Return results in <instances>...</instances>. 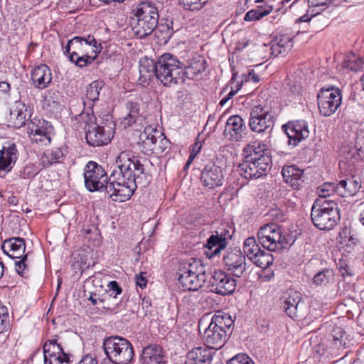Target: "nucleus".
<instances>
[{"instance_id":"nucleus-1","label":"nucleus","mask_w":364,"mask_h":364,"mask_svg":"<svg viewBox=\"0 0 364 364\" xmlns=\"http://www.w3.org/2000/svg\"><path fill=\"white\" fill-rule=\"evenodd\" d=\"M116 164L119 170H114L108 178L102 166L89 161L85 168V186L90 192L105 191L113 201L124 202L130 198L138 186L148 184V176L131 150L121 151Z\"/></svg>"},{"instance_id":"nucleus-2","label":"nucleus","mask_w":364,"mask_h":364,"mask_svg":"<svg viewBox=\"0 0 364 364\" xmlns=\"http://www.w3.org/2000/svg\"><path fill=\"white\" fill-rule=\"evenodd\" d=\"M178 63L175 60V55L170 53L160 55L156 62L147 58L141 59L139 80L145 87L155 76L164 86L172 87L174 79L173 75H176L173 68L176 69V64Z\"/></svg>"},{"instance_id":"nucleus-3","label":"nucleus","mask_w":364,"mask_h":364,"mask_svg":"<svg viewBox=\"0 0 364 364\" xmlns=\"http://www.w3.org/2000/svg\"><path fill=\"white\" fill-rule=\"evenodd\" d=\"M136 22L132 30L139 38H144L150 35L156 28L159 15L156 4L152 1H143L132 10Z\"/></svg>"},{"instance_id":"nucleus-4","label":"nucleus","mask_w":364,"mask_h":364,"mask_svg":"<svg viewBox=\"0 0 364 364\" xmlns=\"http://www.w3.org/2000/svg\"><path fill=\"white\" fill-rule=\"evenodd\" d=\"M234 321L228 314H215L204 332L205 346L213 350L221 348L231 333Z\"/></svg>"},{"instance_id":"nucleus-5","label":"nucleus","mask_w":364,"mask_h":364,"mask_svg":"<svg viewBox=\"0 0 364 364\" xmlns=\"http://www.w3.org/2000/svg\"><path fill=\"white\" fill-rule=\"evenodd\" d=\"M313 224L321 230H332L340 220V210L334 200L316 199L311 208Z\"/></svg>"},{"instance_id":"nucleus-6","label":"nucleus","mask_w":364,"mask_h":364,"mask_svg":"<svg viewBox=\"0 0 364 364\" xmlns=\"http://www.w3.org/2000/svg\"><path fill=\"white\" fill-rule=\"evenodd\" d=\"M178 283L183 291H196L207 279L205 266L200 259L191 258L178 272Z\"/></svg>"},{"instance_id":"nucleus-7","label":"nucleus","mask_w":364,"mask_h":364,"mask_svg":"<svg viewBox=\"0 0 364 364\" xmlns=\"http://www.w3.org/2000/svg\"><path fill=\"white\" fill-rule=\"evenodd\" d=\"M103 348L108 359L114 364H127L134 356L132 344L126 338L120 336L105 338Z\"/></svg>"},{"instance_id":"nucleus-8","label":"nucleus","mask_w":364,"mask_h":364,"mask_svg":"<svg viewBox=\"0 0 364 364\" xmlns=\"http://www.w3.org/2000/svg\"><path fill=\"white\" fill-rule=\"evenodd\" d=\"M80 118L85 123V139L87 143L92 146H101L107 144L113 137L112 128L98 125L95 122V117L92 112H82Z\"/></svg>"},{"instance_id":"nucleus-9","label":"nucleus","mask_w":364,"mask_h":364,"mask_svg":"<svg viewBox=\"0 0 364 364\" xmlns=\"http://www.w3.org/2000/svg\"><path fill=\"white\" fill-rule=\"evenodd\" d=\"M175 60L178 65L176 69L174 68L176 75H173L174 79L173 80L172 87L180 83H185L186 79L194 80L203 73L207 66V62L205 58L200 55H195L188 59L187 64L181 61L177 56L175 55Z\"/></svg>"},{"instance_id":"nucleus-10","label":"nucleus","mask_w":364,"mask_h":364,"mask_svg":"<svg viewBox=\"0 0 364 364\" xmlns=\"http://www.w3.org/2000/svg\"><path fill=\"white\" fill-rule=\"evenodd\" d=\"M257 238L262 247L269 251H276L289 244L288 239L284 235L283 228L274 223L260 227L257 231Z\"/></svg>"},{"instance_id":"nucleus-11","label":"nucleus","mask_w":364,"mask_h":364,"mask_svg":"<svg viewBox=\"0 0 364 364\" xmlns=\"http://www.w3.org/2000/svg\"><path fill=\"white\" fill-rule=\"evenodd\" d=\"M244 156V159L237 166L239 173L246 179L259 178L266 175L269 169L272 159L270 156L259 158L256 154Z\"/></svg>"},{"instance_id":"nucleus-12","label":"nucleus","mask_w":364,"mask_h":364,"mask_svg":"<svg viewBox=\"0 0 364 364\" xmlns=\"http://www.w3.org/2000/svg\"><path fill=\"white\" fill-rule=\"evenodd\" d=\"M53 127L43 119L34 117L26 123V132L32 144L45 146L51 142Z\"/></svg>"},{"instance_id":"nucleus-13","label":"nucleus","mask_w":364,"mask_h":364,"mask_svg":"<svg viewBox=\"0 0 364 364\" xmlns=\"http://www.w3.org/2000/svg\"><path fill=\"white\" fill-rule=\"evenodd\" d=\"M274 124V116L268 107L261 105L252 107L249 119V126L252 132L270 134Z\"/></svg>"},{"instance_id":"nucleus-14","label":"nucleus","mask_w":364,"mask_h":364,"mask_svg":"<svg viewBox=\"0 0 364 364\" xmlns=\"http://www.w3.org/2000/svg\"><path fill=\"white\" fill-rule=\"evenodd\" d=\"M319 112L324 117L333 114L342 102L341 91L338 87L322 88L317 95Z\"/></svg>"},{"instance_id":"nucleus-15","label":"nucleus","mask_w":364,"mask_h":364,"mask_svg":"<svg viewBox=\"0 0 364 364\" xmlns=\"http://www.w3.org/2000/svg\"><path fill=\"white\" fill-rule=\"evenodd\" d=\"M244 255L251 260L257 267L266 269L274 262L273 255L261 250L255 237H247L243 244Z\"/></svg>"},{"instance_id":"nucleus-16","label":"nucleus","mask_w":364,"mask_h":364,"mask_svg":"<svg viewBox=\"0 0 364 364\" xmlns=\"http://www.w3.org/2000/svg\"><path fill=\"white\" fill-rule=\"evenodd\" d=\"M223 264L226 270L237 277L245 276L247 270L246 258L239 248L227 250L223 256Z\"/></svg>"},{"instance_id":"nucleus-17","label":"nucleus","mask_w":364,"mask_h":364,"mask_svg":"<svg viewBox=\"0 0 364 364\" xmlns=\"http://www.w3.org/2000/svg\"><path fill=\"white\" fill-rule=\"evenodd\" d=\"M44 364H70L69 355L63 350L58 336L48 339L43 347Z\"/></svg>"},{"instance_id":"nucleus-18","label":"nucleus","mask_w":364,"mask_h":364,"mask_svg":"<svg viewBox=\"0 0 364 364\" xmlns=\"http://www.w3.org/2000/svg\"><path fill=\"white\" fill-rule=\"evenodd\" d=\"M19 157L17 144L11 141H6L0 149V177H4L10 172Z\"/></svg>"},{"instance_id":"nucleus-19","label":"nucleus","mask_w":364,"mask_h":364,"mask_svg":"<svg viewBox=\"0 0 364 364\" xmlns=\"http://www.w3.org/2000/svg\"><path fill=\"white\" fill-rule=\"evenodd\" d=\"M209 284L211 291L220 295L230 294L236 288V281L229 274L221 270L213 272L210 278Z\"/></svg>"},{"instance_id":"nucleus-20","label":"nucleus","mask_w":364,"mask_h":364,"mask_svg":"<svg viewBox=\"0 0 364 364\" xmlns=\"http://www.w3.org/2000/svg\"><path fill=\"white\" fill-rule=\"evenodd\" d=\"M247 129L243 119L239 115H233L226 122L223 134L232 141H242L246 138Z\"/></svg>"},{"instance_id":"nucleus-21","label":"nucleus","mask_w":364,"mask_h":364,"mask_svg":"<svg viewBox=\"0 0 364 364\" xmlns=\"http://www.w3.org/2000/svg\"><path fill=\"white\" fill-rule=\"evenodd\" d=\"M282 129L289 138V144L293 146L309 136L308 123L304 120L289 122L282 126Z\"/></svg>"},{"instance_id":"nucleus-22","label":"nucleus","mask_w":364,"mask_h":364,"mask_svg":"<svg viewBox=\"0 0 364 364\" xmlns=\"http://www.w3.org/2000/svg\"><path fill=\"white\" fill-rule=\"evenodd\" d=\"M70 45H73V50L69 55L70 61H73L75 56L88 53L87 48L89 47H92V52L95 55L100 53L102 48L92 36H88L87 38L75 36L70 40Z\"/></svg>"},{"instance_id":"nucleus-23","label":"nucleus","mask_w":364,"mask_h":364,"mask_svg":"<svg viewBox=\"0 0 364 364\" xmlns=\"http://www.w3.org/2000/svg\"><path fill=\"white\" fill-rule=\"evenodd\" d=\"M223 178L221 167L213 163L206 164L200 174L202 183L209 189L222 186Z\"/></svg>"},{"instance_id":"nucleus-24","label":"nucleus","mask_w":364,"mask_h":364,"mask_svg":"<svg viewBox=\"0 0 364 364\" xmlns=\"http://www.w3.org/2000/svg\"><path fill=\"white\" fill-rule=\"evenodd\" d=\"M282 307L286 314L291 318L296 319L299 317L301 313V294L293 290L284 293L281 298Z\"/></svg>"},{"instance_id":"nucleus-25","label":"nucleus","mask_w":364,"mask_h":364,"mask_svg":"<svg viewBox=\"0 0 364 364\" xmlns=\"http://www.w3.org/2000/svg\"><path fill=\"white\" fill-rule=\"evenodd\" d=\"M282 175L284 182L293 189L299 190L304 186V170L299 168L296 166H284L282 170Z\"/></svg>"},{"instance_id":"nucleus-26","label":"nucleus","mask_w":364,"mask_h":364,"mask_svg":"<svg viewBox=\"0 0 364 364\" xmlns=\"http://www.w3.org/2000/svg\"><path fill=\"white\" fill-rule=\"evenodd\" d=\"M31 117L29 106L21 101H16L11 109L9 120L15 128L26 125V122Z\"/></svg>"},{"instance_id":"nucleus-27","label":"nucleus","mask_w":364,"mask_h":364,"mask_svg":"<svg viewBox=\"0 0 364 364\" xmlns=\"http://www.w3.org/2000/svg\"><path fill=\"white\" fill-rule=\"evenodd\" d=\"M52 79L51 70L46 64L36 66L31 72L33 85L38 89L43 90L48 87Z\"/></svg>"},{"instance_id":"nucleus-28","label":"nucleus","mask_w":364,"mask_h":364,"mask_svg":"<svg viewBox=\"0 0 364 364\" xmlns=\"http://www.w3.org/2000/svg\"><path fill=\"white\" fill-rule=\"evenodd\" d=\"M2 250L9 257L21 258L25 255L26 242L21 237H11L4 240L2 245Z\"/></svg>"},{"instance_id":"nucleus-29","label":"nucleus","mask_w":364,"mask_h":364,"mask_svg":"<svg viewBox=\"0 0 364 364\" xmlns=\"http://www.w3.org/2000/svg\"><path fill=\"white\" fill-rule=\"evenodd\" d=\"M160 136V132L151 126L146 127L140 134L138 143L139 149L146 155L151 154L156 138Z\"/></svg>"},{"instance_id":"nucleus-30","label":"nucleus","mask_w":364,"mask_h":364,"mask_svg":"<svg viewBox=\"0 0 364 364\" xmlns=\"http://www.w3.org/2000/svg\"><path fill=\"white\" fill-rule=\"evenodd\" d=\"M213 353L206 346L194 348L187 353L185 364H210Z\"/></svg>"},{"instance_id":"nucleus-31","label":"nucleus","mask_w":364,"mask_h":364,"mask_svg":"<svg viewBox=\"0 0 364 364\" xmlns=\"http://www.w3.org/2000/svg\"><path fill=\"white\" fill-rule=\"evenodd\" d=\"M349 340L346 336V332L340 327H335L326 338L327 348L341 350L348 346Z\"/></svg>"},{"instance_id":"nucleus-32","label":"nucleus","mask_w":364,"mask_h":364,"mask_svg":"<svg viewBox=\"0 0 364 364\" xmlns=\"http://www.w3.org/2000/svg\"><path fill=\"white\" fill-rule=\"evenodd\" d=\"M66 153V148L47 149L41 157V164L43 168H46L53 165L63 163Z\"/></svg>"},{"instance_id":"nucleus-33","label":"nucleus","mask_w":364,"mask_h":364,"mask_svg":"<svg viewBox=\"0 0 364 364\" xmlns=\"http://www.w3.org/2000/svg\"><path fill=\"white\" fill-rule=\"evenodd\" d=\"M228 245L227 237L225 234H219L218 232H215L207 240L205 247L210 251L206 252L209 257H213L220 253L221 250H224Z\"/></svg>"},{"instance_id":"nucleus-34","label":"nucleus","mask_w":364,"mask_h":364,"mask_svg":"<svg viewBox=\"0 0 364 364\" xmlns=\"http://www.w3.org/2000/svg\"><path fill=\"white\" fill-rule=\"evenodd\" d=\"M103 87L102 81L95 80L90 83L86 89V93L82 97L84 110L87 109L89 112L92 110L95 102L99 100L100 92Z\"/></svg>"},{"instance_id":"nucleus-35","label":"nucleus","mask_w":364,"mask_h":364,"mask_svg":"<svg viewBox=\"0 0 364 364\" xmlns=\"http://www.w3.org/2000/svg\"><path fill=\"white\" fill-rule=\"evenodd\" d=\"M292 40L293 38L287 34L276 36L271 46L272 54L275 56L284 55L291 50L293 46Z\"/></svg>"},{"instance_id":"nucleus-36","label":"nucleus","mask_w":364,"mask_h":364,"mask_svg":"<svg viewBox=\"0 0 364 364\" xmlns=\"http://www.w3.org/2000/svg\"><path fill=\"white\" fill-rule=\"evenodd\" d=\"M143 364H165L162 348L157 345L145 347L142 351Z\"/></svg>"},{"instance_id":"nucleus-37","label":"nucleus","mask_w":364,"mask_h":364,"mask_svg":"<svg viewBox=\"0 0 364 364\" xmlns=\"http://www.w3.org/2000/svg\"><path fill=\"white\" fill-rule=\"evenodd\" d=\"M361 187V183L353 178L341 180L337 183V195L341 197L353 196Z\"/></svg>"},{"instance_id":"nucleus-38","label":"nucleus","mask_w":364,"mask_h":364,"mask_svg":"<svg viewBox=\"0 0 364 364\" xmlns=\"http://www.w3.org/2000/svg\"><path fill=\"white\" fill-rule=\"evenodd\" d=\"M127 114L123 118L122 123L124 127H130L133 124L140 123L143 121V117L139 113V105L136 102H128L126 104Z\"/></svg>"},{"instance_id":"nucleus-39","label":"nucleus","mask_w":364,"mask_h":364,"mask_svg":"<svg viewBox=\"0 0 364 364\" xmlns=\"http://www.w3.org/2000/svg\"><path fill=\"white\" fill-rule=\"evenodd\" d=\"M256 154L259 158L264 156H270V151L264 144L258 141H254L247 145L243 149L244 156H250V154Z\"/></svg>"},{"instance_id":"nucleus-40","label":"nucleus","mask_w":364,"mask_h":364,"mask_svg":"<svg viewBox=\"0 0 364 364\" xmlns=\"http://www.w3.org/2000/svg\"><path fill=\"white\" fill-rule=\"evenodd\" d=\"M272 10V6L270 5L266 4L264 6H261L256 9H252L246 13L244 19L246 21L259 20L264 16L268 15Z\"/></svg>"},{"instance_id":"nucleus-41","label":"nucleus","mask_w":364,"mask_h":364,"mask_svg":"<svg viewBox=\"0 0 364 364\" xmlns=\"http://www.w3.org/2000/svg\"><path fill=\"white\" fill-rule=\"evenodd\" d=\"M106 293L100 298V302H108L117 300V296L121 294L122 289L116 281H111L107 284Z\"/></svg>"},{"instance_id":"nucleus-42","label":"nucleus","mask_w":364,"mask_h":364,"mask_svg":"<svg viewBox=\"0 0 364 364\" xmlns=\"http://www.w3.org/2000/svg\"><path fill=\"white\" fill-rule=\"evenodd\" d=\"M333 272L331 269H323L313 277V282L316 286H325L333 279Z\"/></svg>"},{"instance_id":"nucleus-43","label":"nucleus","mask_w":364,"mask_h":364,"mask_svg":"<svg viewBox=\"0 0 364 364\" xmlns=\"http://www.w3.org/2000/svg\"><path fill=\"white\" fill-rule=\"evenodd\" d=\"M363 65V60L354 54L346 56L343 63V68L355 72L361 70Z\"/></svg>"},{"instance_id":"nucleus-44","label":"nucleus","mask_w":364,"mask_h":364,"mask_svg":"<svg viewBox=\"0 0 364 364\" xmlns=\"http://www.w3.org/2000/svg\"><path fill=\"white\" fill-rule=\"evenodd\" d=\"M317 193L321 200H326L328 196L333 194L337 195V183H324L317 188Z\"/></svg>"},{"instance_id":"nucleus-45","label":"nucleus","mask_w":364,"mask_h":364,"mask_svg":"<svg viewBox=\"0 0 364 364\" xmlns=\"http://www.w3.org/2000/svg\"><path fill=\"white\" fill-rule=\"evenodd\" d=\"M169 146V140L160 132V136H158L156 139L151 154L160 155L166 151Z\"/></svg>"},{"instance_id":"nucleus-46","label":"nucleus","mask_w":364,"mask_h":364,"mask_svg":"<svg viewBox=\"0 0 364 364\" xmlns=\"http://www.w3.org/2000/svg\"><path fill=\"white\" fill-rule=\"evenodd\" d=\"M39 171L40 169L36 164L29 163L19 170L18 175L21 178L29 179L36 176Z\"/></svg>"},{"instance_id":"nucleus-47","label":"nucleus","mask_w":364,"mask_h":364,"mask_svg":"<svg viewBox=\"0 0 364 364\" xmlns=\"http://www.w3.org/2000/svg\"><path fill=\"white\" fill-rule=\"evenodd\" d=\"M184 9L190 11L199 10L205 4L206 0H178Z\"/></svg>"},{"instance_id":"nucleus-48","label":"nucleus","mask_w":364,"mask_h":364,"mask_svg":"<svg viewBox=\"0 0 364 364\" xmlns=\"http://www.w3.org/2000/svg\"><path fill=\"white\" fill-rule=\"evenodd\" d=\"M95 59V56L91 57L88 55V53H85L84 55L75 56L73 58V61L71 62L80 68H83L88 64H90Z\"/></svg>"},{"instance_id":"nucleus-49","label":"nucleus","mask_w":364,"mask_h":364,"mask_svg":"<svg viewBox=\"0 0 364 364\" xmlns=\"http://www.w3.org/2000/svg\"><path fill=\"white\" fill-rule=\"evenodd\" d=\"M227 364H255V363L247 354L239 353L228 360Z\"/></svg>"},{"instance_id":"nucleus-50","label":"nucleus","mask_w":364,"mask_h":364,"mask_svg":"<svg viewBox=\"0 0 364 364\" xmlns=\"http://www.w3.org/2000/svg\"><path fill=\"white\" fill-rule=\"evenodd\" d=\"M9 314L4 306H0V333L6 330L9 326Z\"/></svg>"},{"instance_id":"nucleus-51","label":"nucleus","mask_w":364,"mask_h":364,"mask_svg":"<svg viewBox=\"0 0 364 364\" xmlns=\"http://www.w3.org/2000/svg\"><path fill=\"white\" fill-rule=\"evenodd\" d=\"M28 253H26L20 258L21 259L19 261L15 262L16 271L21 276H23L26 274V269L27 268L26 262L28 258Z\"/></svg>"},{"instance_id":"nucleus-52","label":"nucleus","mask_w":364,"mask_h":364,"mask_svg":"<svg viewBox=\"0 0 364 364\" xmlns=\"http://www.w3.org/2000/svg\"><path fill=\"white\" fill-rule=\"evenodd\" d=\"M355 149L359 157L364 159V136H358L355 141Z\"/></svg>"},{"instance_id":"nucleus-53","label":"nucleus","mask_w":364,"mask_h":364,"mask_svg":"<svg viewBox=\"0 0 364 364\" xmlns=\"http://www.w3.org/2000/svg\"><path fill=\"white\" fill-rule=\"evenodd\" d=\"M360 242L359 238L355 235H350L345 240V245L350 250L354 249Z\"/></svg>"},{"instance_id":"nucleus-54","label":"nucleus","mask_w":364,"mask_h":364,"mask_svg":"<svg viewBox=\"0 0 364 364\" xmlns=\"http://www.w3.org/2000/svg\"><path fill=\"white\" fill-rule=\"evenodd\" d=\"M11 85L6 81L0 82V100L6 96L9 95Z\"/></svg>"},{"instance_id":"nucleus-55","label":"nucleus","mask_w":364,"mask_h":364,"mask_svg":"<svg viewBox=\"0 0 364 364\" xmlns=\"http://www.w3.org/2000/svg\"><path fill=\"white\" fill-rule=\"evenodd\" d=\"M242 81L245 82L252 81L253 82H258L259 81V76L255 73L253 70H249L247 74L242 75Z\"/></svg>"},{"instance_id":"nucleus-56","label":"nucleus","mask_w":364,"mask_h":364,"mask_svg":"<svg viewBox=\"0 0 364 364\" xmlns=\"http://www.w3.org/2000/svg\"><path fill=\"white\" fill-rule=\"evenodd\" d=\"M339 272L342 277H345L347 276H353L354 274L353 271L349 266L345 263H341L339 266Z\"/></svg>"},{"instance_id":"nucleus-57","label":"nucleus","mask_w":364,"mask_h":364,"mask_svg":"<svg viewBox=\"0 0 364 364\" xmlns=\"http://www.w3.org/2000/svg\"><path fill=\"white\" fill-rule=\"evenodd\" d=\"M144 274L145 273H141L139 274H136L135 277L136 284L141 288H144L146 286L147 281L146 277L144 276Z\"/></svg>"},{"instance_id":"nucleus-58","label":"nucleus","mask_w":364,"mask_h":364,"mask_svg":"<svg viewBox=\"0 0 364 364\" xmlns=\"http://www.w3.org/2000/svg\"><path fill=\"white\" fill-rule=\"evenodd\" d=\"M333 0H308L309 6L316 7L331 3Z\"/></svg>"},{"instance_id":"nucleus-59","label":"nucleus","mask_w":364,"mask_h":364,"mask_svg":"<svg viewBox=\"0 0 364 364\" xmlns=\"http://www.w3.org/2000/svg\"><path fill=\"white\" fill-rule=\"evenodd\" d=\"M103 304L102 308L105 309L114 311L118 307L117 300H111L108 302H102Z\"/></svg>"},{"instance_id":"nucleus-60","label":"nucleus","mask_w":364,"mask_h":364,"mask_svg":"<svg viewBox=\"0 0 364 364\" xmlns=\"http://www.w3.org/2000/svg\"><path fill=\"white\" fill-rule=\"evenodd\" d=\"M77 364H97V361L95 358L87 355L84 356Z\"/></svg>"},{"instance_id":"nucleus-61","label":"nucleus","mask_w":364,"mask_h":364,"mask_svg":"<svg viewBox=\"0 0 364 364\" xmlns=\"http://www.w3.org/2000/svg\"><path fill=\"white\" fill-rule=\"evenodd\" d=\"M201 149V144L200 142H196L193 146L191 149V154H194L196 156L198 153L200 151Z\"/></svg>"},{"instance_id":"nucleus-62","label":"nucleus","mask_w":364,"mask_h":364,"mask_svg":"<svg viewBox=\"0 0 364 364\" xmlns=\"http://www.w3.org/2000/svg\"><path fill=\"white\" fill-rule=\"evenodd\" d=\"M50 97L53 99V102H57L58 97H60V92L55 90H50L49 91Z\"/></svg>"},{"instance_id":"nucleus-63","label":"nucleus","mask_w":364,"mask_h":364,"mask_svg":"<svg viewBox=\"0 0 364 364\" xmlns=\"http://www.w3.org/2000/svg\"><path fill=\"white\" fill-rule=\"evenodd\" d=\"M241 85H237L235 90L232 89L231 91L227 95L226 97L229 100H230L240 89Z\"/></svg>"},{"instance_id":"nucleus-64","label":"nucleus","mask_w":364,"mask_h":364,"mask_svg":"<svg viewBox=\"0 0 364 364\" xmlns=\"http://www.w3.org/2000/svg\"><path fill=\"white\" fill-rule=\"evenodd\" d=\"M100 299L96 298V294L91 292L88 300L91 301L92 304L97 305L98 304V301H100Z\"/></svg>"}]
</instances>
